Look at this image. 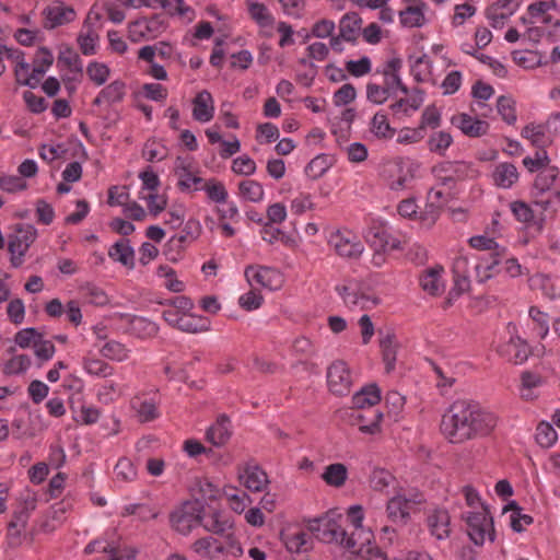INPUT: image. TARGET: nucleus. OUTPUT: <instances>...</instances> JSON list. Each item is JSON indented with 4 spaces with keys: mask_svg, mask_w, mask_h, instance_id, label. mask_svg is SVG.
Returning a JSON list of instances; mask_svg holds the SVG:
<instances>
[{
    "mask_svg": "<svg viewBox=\"0 0 560 560\" xmlns=\"http://www.w3.org/2000/svg\"><path fill=\"white\" fill-rule=\"evenodd\" d=\"M101 92L107 104L119 103L126 95V83L121 80H115L102 89Z\"/></svg>",
    "mask_w": 560,
    "mask_h": 560,
    "instance_id": "54",
    "label": "nucleus"
},
{
    "mask_svg": "<svg viewBox=\"0 0 560 560\" xmlns=\"http://www.w3.org/2000/svg\"><path fill=\"white\" fill-rule=\"evenodd\" d=\"M453 143V137L447 131H435L428 139V148L431 152L445 155L446 150Z\"/></svg>",
    "mask_w": 560,
    "mask_h": 560,
    "instance_id": "44",
    "label": "nucleus"
},
{
    "mask_svg": "<svg viewBox=\"0 0 560 560\" xmlns=\"http://www.w3.org/2000/svg\"><path fill=\"white\" fill-rule=\"evenodd\" d=\"M57 65L62 71L67 69L68 72L62 75V81H74L80 83L83 79V63L80 56L72 49L66 48L60 51Z\"/></svg>",
    "mask_w": 560,
    "mask_h": 560,
    "instance_id": "11",
    "label": "nucleus"
},
{
    "mask_svg": "<svg viewBox=\"0 0 560 560\" xmlns=\"http://www.w3.org/2000/svg\"><path fill=\"white\" fill-rule=\"evenodd\" d=\"M536 441L542 447H551L557 441V432L548 422H540L536 429Z\"/></svg>",
    "mask_w": 560,
    "mask_h": 560,
    "instance_id": "59",
    "label": "nucleus"
},
{
    "mask_svg": "<svg viewBox=\"0 0 560 560\" xmlns=\"http://www.w3.org/2000/svg\"><path fill=\"white\" fill-rule=\"evenodd\" d=\"M366 242L374 247L375 252L386 250L387 247L390 249L396 248V244L393 242L389 244L387 232L381 228H371L365 234Z\"/></svg>",
    "mask_w": 560,
    "mask_h": 560,
    "instance_id": "41",
    "label": "nucleus"
},
{
    "mask_svg": "<svg viewBox=\"0 0 560 560\" xmlns=\"http://www.w3.org/2000/svg\"><path fill=\"white\" fill-rule=\"evenodd\" d=\"M382 412L374 409H368L357 416L359 421V430L365 434H375L380 431V423L382 420Z\"/></svg>",
    "mask_w": 560,
    "mask_h": 560,
    "instance_id": "38",
    "label": "nucleus"
},
{
    "mask_svg": "<svg viewBox=\"0 0 560 560\" xmlns=\"http://www.w3.org/2000/svg\"><path fill=\"white\" fill-rule=\"evenodd\" d=\"M465 520L468 525V535L476 545H482L487 534L491 540L494 539L491 533L492 518L485 509L480 512H468Z\"/></svg>",
    "mask_w": 560,
    "mask_h": 560,
    "instance_id": "8",
    "label": "nucleus"
},
{
    "mask_svg": "<svg viewBox=\"0 0 560 560\" xmlns=\"http://www.w3.org/2000/svg\"><path fill=\"white\" fill-rule=\"evenodd\" d=\"M327 384L329 390L338 396H345L350 393L351 374L343 361H335L327 370Z\"/></svg>",
    "mask_w": 560,
    "mask_h": 560,
    "instance_id": "10",
    "label": "nucleus"
},
{
    "mask_svg": "<svg viewBox=\"0 0 560 560\" xmlns=\"http://www.w3.org/2000/svg\"><path fill=\"white\" fill-rule=\"evenodd\" d=\"M559 168L557 166H546L538 172L534 182V188L544 195L553 185L559 176Z\"/></svg>",
    "mask_w": 560,
    "mask_h": 560,
    "instance_id": "40",
    "label": "nucleus"
},
{
    "mask_svg": "<svg viewBox=\"0 0 560 560\" xmlns=\"http://www.w3.org/2000/svg\"><path fill=\"white\" fill-rule=\"evenodd\" d=\"M36 230L32 225H19L13 234L9 236L8 250L11 254V264L13 267H20L23 262V256L31 244L35 241Z\"/></svg>",
    "mask_w": 560,
    "mask_h": 560,
    "instance_id": "6",
    "label": "nucleus"
},
{
    "mask_svg": "<svg viewBox=\"0 0 560 560\" xmlns=\"http://www.w3.org/2000/svg\"><path fill=\"white\" fill-rule=\"evenodd\" d=\"M231 421L226 415H220L215 422L207 430V440L214 446L224 445L231 438Z\"/></svg>",
    "mask_w": 560,
    "mask_h": 560,
    "instance_id": "21",
    "label": "nucleus"
},
{
    "mask_svg": "<svg viewBox=\"0 0 560 560\" xmlns=\"http://www.w3.org/2000/svg\"><path fill=\"white\" fill-rule=\"evenodd\" d=\"M330 243L335 247L336 253L346 258H357L363 250L361 242L349 233L342 234L338 232L331 236Z\"/></svg>",
    "mask_w": 560,
    "mask_h": 560,
    "instance_id": "18",
    "label": "nucleus"
},
{
    "mask_svg": "<svg viewBox=\"0 0 560 560\" xmlns=\"http://www.w3.org/2000/svg\"><path fill=\"white\" fill-rule=\"evenodd\" d=\"M199 526L217 535H225L228 538L232 536V521L228 515L217 510H211L209 513L201 512Z\"/></svg>",
    "mask_w": 560,
    "mask_h": 560,
    "instance_id": "15",
    "label": "nucleus"
},
{
    "mask_svg": "<svg viewBox=\"0 0 560 560\" xmlns=\"http://www.w3.org/2000/svg\"><path fill=\"white\" fill-rule=\"evenodd\" d=\"M98 40V34L93 27H83L78 35L77 42L81 52L84 56H93L96 54V42Z\"/></svg>",
    "mask_w": 560,
    "mask_h": 560,
    "instance_id": "39",
    "label": "nucleus"
},
{
    "mask_svg": "<svg viewBox=\"0 0 560 560\" xmlns=\"http://www.w3.org/2000/svg\"><path fill=\"white\" fill-rule=\"evenodd\" d=\"M166 28L165 22L159 16L140 18L128 23V38L132 43L152 40Z\"/></svg>",
    "mask_w": 560,
    "mask_h": 560,
    "instance_id": "3",
    "label": "nucleus"
},
{
    "mask_svg": "<svg viewBox=\"0 0 560 560\" xmlns=\"http://www.w3.org/2000/svg\"><path fill=\"white\" fill-rule=\"evenodd\" d=\"M469 245L478 250L494 252L495 255H505L506 252L505 247L500 246L493 238L483 235L470 237Z\"/></svg>",
    "mask_w": 560,
    "mask_h": 560,
    "instance_id": "50",
    "label": "nucleus"
},
{
    "mask_svg": "<svg viewBox=\"0 0 560 560\" xmlns=\"http://www.w3.org/2000/svg\"><path fill=\"white\" fill-rule=\"evenodd\" d=\"M427 4L417 1L416 4L408 5L399 12V21L404 27H421L425 24L424 10Z\"/></svg>",
    "mask_w": 560,
    "mask_h": 560,
    "instance_id": "23",
    "label": "nucleus"
},
{
    "mask_svg": "<svg viewBox=\"0 0 560 560\" xmlns=\"http://www.w3.org/2000/svg\"><path fill=\"white\" fill-rule=\"evenodd\" d=\"M424 502L422 494H415L407 498L397 494L388 500L386 504V514L388 520L394 524L406 525L410 518V513L416 505Z\"/></svg>",
    "mask_w": 560,
    "mask_h": 560,
    "instance_id": "5",
    "label": "nucleus"
},
{
    "mask_svg": "<svg viewBox=\"0 0 560 560\" xmlns=\"http://www.w3.org/2000/svg\"><path fill=\"white\" fill-rule=\"evenodd\" d=\"M241 479L245 488L254 492L262 491L268 483L267 474L257 466L247 467Z\"/></svg>",
    "mask_w": 560,
    "mask_h": 560,
    "instance_id": "32",
    "label": "nucleus"
},
{
    "mask_svg": "<svg viewBox=\"0 0 560 560\" xmlns=\"http://www.w3.org/2000/svg\"><path fill=\"white\" fill-rule=\"evenodd\" d=\"M158 404L156 392L152 396L147 393L137 394L130 400L140 422H150L159 417Z\"/></svg>",
    "mask_w": 560,
    "mask_h": 560,
    "instance_id": "12",
    "label": "nucleus"
},
{
    "mask_svg": "<svg viewBox=\"0 0 560 560\" xmlns=\"http://www.w3.org/2000/svg\"><path fill=\"white\" fill-rule=\"evenodd\" d=\"M201 512L203 505L200 502L187 501L171 514V524L175 530L186 535L200 525Z\"/></svg>",
    "mask_w": 560,
    "mask_h": 560,
    "instance_id": "4",
    "label": "nucleus"
},
{
    "mask_svg": "<svg viewBox=\"0 0 560 560\" xmlns=\"http://www.w3.org/2000/svg\"><path fill=\"white\" fill-rule=\"evenodd\" d=\"M44 14L46 18V28H55L75 19V11L71 7H66L57 1L48 5L44 10Z\"/></svg>",
    "mask_w": 560,
    "mask_h": 560,
    "instance_id": "19",
    "label": "nucleus"
},
{
    "mask_svg": "<svg viewBox=\"0 0 560 560\" xmlns=\"http://www.w3.org/2000/svg\"><path fill=\"white\" fill-rule=\"evenodd\" d=\"M238 191L242 198L250 202H259L264 199V187L260 183L247 179L238 184Z\"/></svg>",
    "mask_w": 560,
    "mask_h": 560,
    "instance_id": "42",
    "label": "nucleus"
},
{
    "mask_svg": "<svg viewBox=\"0 0 560 560\" xmlns=\"http://www.w3.org/2000/svg\"><path fill=\"white\" fill-rule=\"evenodd\" d=\"M518 5V0H497L486 9V16L492 27L500 28L514 14Z\"/></svg>",
    "mask_w": 560,
    "mask_h": 560,
    "instance_id": "14",
    "label": "nucleus"
},
{
    "mask_svg": "<svg viewBox=\"0 0 560 560\" xmlns=\"http://www.w3.org/2000/svg\"><path fill=\"white\" fill-rule=\"evenodd\" d=\"M442 267H434L428 269L420 277L421 288L431 295H439L444 291V283L442 281Z\"/></svg>",
    "mask_w": 560,
    "mask_h": 560,
    "instance_id": "29",
    "label": "nucleus"
},
{
    "mask_svg": "<svg viewBox=\"0 0 560 560\" xmlns=\"http://www.w3.org/2000/svg\"><path fill=\"white\" fill-rule=\"evenodd\" d=\"M175 328L187 334H198L209 330V322L201 316L183 314Z\"/></svg>",
    "mask_w": 560,
    "mask_h": 560,
    "instance_id": "35",
    "label": "nucleus"
},
{
    "mask_svg": "<svg viewBox=\"0 0 560 560\" xmlns=\"http://www.w3.org/2000/svg\"><path fill=\"white\" fill-rule=\"evenodd\" d=\"M548 126L529 124L525 126L521 132L522 137L528 139L533 145L542 150L551 143L550 138L546 135Z\"/></svg>",
    "mask_w": 560,
    "mask_h": 560,
    "instance_id": "37",
    "label": "nucleus"
},
{
    "mask_svg": "<svg viewBox=\"0 0 560 560\" xmlns=\"http://www.w3.org/2000/svg\"><path fill=\"white\" fill-rule=\"evenodd\" d=\"M192 117L200 122L210 121L213 118L214 105L209 91L199 92L192 101Z\"/></svg>",
    "mask_w": 560,
    "mask_h": 560,
    "instance_id": "22",
    "label": "nucleus"
},
{
    "mask_svg": "<svg viewBox=\"0 0 560 560\" xmlns=\"http://www.w3.org/2000/svg\"><path fill=\"white\" fill-rule=\"evenodd\" d=\"M130 325L131 330L141 338H151L159 332V326L144 317H133Z\"/></svg>",
    "mask_w": 560,
    "mask_h": 560,
    "instance_id": "51",
    "label": "nucleus"
},
{
    "mask_svg": "<svg viewBox=\"0 0 560 560\" xmlns=\"http://www.w3.org/2000/svg\"><path fill=\"white\" fill-rule=\"evenodd\" d=\"M283 542L290 552H306L312 548L311 535L307 532L300 530L283 536Z\"/></svg>",
    "mask_w": 560,
    "mask_h": 560,
    "instance_id": "36",
    "label": "nucleus"
},
{
    "mask_svg": "<svg viewBox=\"0 0 560 560\" xmlns=\"http://www.w3.org/2000/svg\"><path fill=\"white\" fill-rule=\"evenodd\" d=\"M498 424V417L477 401L455 400L443 413L440 430L452 444H463L489 435Z\"/></svg>",
    "mask_w": 560,
    "mask_h": 560,
    "instance_id": "1",
    "label": "nucleus"
},
{
    "mask_svg": "<svg viewBox=\"0 0 560 560\" xmlns=\"http://www.w3.org/2000/svg\"><path fill=\"white\" fill-rule=\"evenodd\" d=\"M390 95H394V93L387 90L385 85H380L372 82L368 83L366 85V97L374 104L385 103Z\"/></svg>",
    "mask_w": 560,
    "mask_h": 560,
    "instance_id": "64",
    "label": "nucleus"
},
{
    "mask_svg": "<svg viewBox=\"0 0 560 560\" xmlns=\"http://www.w3.org/2000/svg\"><path fill=\"white\" fill-rule=\"evenodd\" d=\"M115 474L116 478L124 482L136 480L138 475L133 463L127 457L119 458L115 466Z\"/></svg>",
    "mask_w": 560,
    "mask_h": 560,
    "instance_id": "60",
    "label": "nucleus"
},
{
    "mask_svg": "<svg viewBox=\"0 0 560 560\" xmlns=\"http://www.w3.org/2000/svg\"><path fill=\"white\" fill-rule=\"evenodd\" d=\"M207 192V196L210 200L217 203H224L228 199V190L225 186L215 179H210L205 183V185L200 188Z\"/></svg>",
    "mask_w": 560,
    "mask_h": 560,
    "instance_id": "57",
    "label": "nucleus"
},
{
    "mask_svg": "<svg viewBox=\"0 0 560 560\" xmlns=\"http://www.w3.org/2000/svg\"><path fill=\"white\" fill-rule=\"evenodd\" d=\"M465 136L470 138H479L488 133L489 124L486 120L478 119L466 113L455 115L451 119Z\"/></svg>",
    "mask_w": 560,
    "mask_h": 560,
    "instance_id": "16",
    "label": "nucleus"
},
{
    "mask_svg": "<svg viewBox=\"0 0 560 560\" xmlns=\"http://www.w3.org/2000/svg\"><path fill=\"white\" fill-rule=\"evenodd\" d=\"M381 400V390L376 384L362 387L352 397V405L357 409H365L375 406Z\"/></svg>",
    "mask_w": 560,
    "mask_h": 560,
    "instance_id": "28",
    "label": "nucleus"
},
{
    "mask_svg": "<svg viewBox=\"0 0 560 560\" xmlns=\"http://www.w3.org/2000/svg\"><path fill=\"white\" fill-rule=\"evenodd\" d=\"M244 275L252 287H261L275 290L281 284L280 272L271 267L265 266H247Z\"/></svg>",
    "mask_w": 560,
    "mask_h": 560,
    "instance_id": "9",
    "label": "nucleus"
},
{
    "mask_svg": "<svg viewBox=\"0 0 560 560\" xmlns=\"http://www.w3.org/2000/svg\"><path fill=\"white\" fill-rule=\"evenodd\" d=\"M162 7L167 13L184 15L189 8L185 7L183 0H147L145 7Z\"/></svg>",
    "mask_w": 560,
    "mask_h": 560,
    "instance_id": "61",
    "label": "nucleus"
},
{
    "mask_svg": "<svg viewBox=\"0 0 560 560\" xmlns=\"http://www.w3.org/2000/svg\"><path fill=\"white\" fill-rule=\"evenodd\" d=\"M492 180L500 188H511L518 180V171L512 163H499L492 172Z\"/></svg>",
    "mask_w": 560,
    "mask_h": 560,
    "instance_id": "24",
    "label": "nucleus"
},
{
    "mask_svg": "<svg viewBox=\"0 0 560 560\" xmlns=\"http://www.w3.org/2000/svg\"><path fill=\"white\" fill-rule=\"evenodd\" d=\"M86 74L93 83L100 86L108 80L110 70L103 62L91 61L86 67Z\"/></svg>",
    "mask_w": 560,
    "mask_h": 560,
    "instance_id": "56",
    "label": "nucleus"
},
{
    "mask_svg": "<svg viewBox=\"0 0 560 560\" xmlns=\"http://www.w3.org/2000/svg\"><path fill=\"white\" fill-rule=\"evenodd\" d=\"M108 256L129 269L135 267V250L127 238H121L112 245L108 249Z\"/></svg>",
    "mask_w": 560,
    "mask_h": 560,
    "instance_id": "26",
    "label": "nucleus"
},
{
    "mask_svg": "<svg viewBox=\"0 0 560 560\" xmlns=\"http://www.w3.org/2000/svg\"><path fill=\"white\" fill-rule=\"evenodd\" d=\"M380 348L382 351L383 361L385 363L386 373H390L395 369L397 354V343L395 336L390 332L382 336L380 338Z\"/></svg>",
    "mask_w": 560,
    "mask_h": 560,
    "instance_id": "33",
    "label": "nucleus"
},
{
    "mask_svg": "<svg viewBox=\"0 0 560 560\" xmlns=\"http://www.w3.org/2000/svg\"><path fill=\"white\" fill-rule=\"evenodd\" d=\"M427 525L436 539L447 538L451 533L448 512L443 509L433 510L427 517Z\"/></svg>",
    "mask_w": 560,
    "mask_h": 560,
    "instance_id": "20",
    "label": "nucleus"
},
{
    "mask_svg": "<svg viewBox=\"0 0 560 560\" xmlns=\"http://www.w3.org/2000/svg\"><path fill=\"white\" fill-rule=\"evenodd\" d=\"M362 19L357 12L345 14L339 22V34L345 42L355 43L359 37Z\"/></svg>",
    "mask_w": 560,
    "mask_h": 560,
    "instance_id": "25",
    "label": "nucleus"
},
{
    "mask_svg": "<svg viewBox=\"0 0 560 560\" xmlns=\"http://www.w3.org/2000/svg\"><path fill=\"white\" fill-rule=\"evenodd\" d=\"M336 291L348 306H359L362 310L371 308L378 304V299L361 291V285L355 280H347L336 287Z\"/></svg>",
    "mask_w": 560,
    "mask_h": 560,
    "instance_id": "7",
    "label": "nucleus"
},
{
    "mask_svg": "<svg viewBox=\"0 0 560 560\" xmlns=\"http://www.w3.org/2000/svg\"><path fill=\"white\" fill-rule=\"evenodd\" d=\"M54 63V55L47 47H39L33 59L35 73L45 74Z\"/></svg>",
    "mask_w": 560,
    "mask_h": 560,
    "instance_id": "58",
    "label": "nucleus"
},
{
    "mask_svg": "<svg viewBox=\"0 0 560 560\" xmlns=\"http://www.w3.org/2000/svg\"><path fill=\"white\" fill-rule=\"evenodd\" d=\"M322 479L330 487L340 488L348 479V469L341 463L330 464L325 467Z\"/></svg>",
    "mask_w": 560,
    "mask_h": 560,
    "instance_id": "34",
    "label": "nucleus"
},
{
    "mask_svg": "<svg viewBox=\"0 0 560 560\" xmlns=\"http://www.w3.org/2000/svg\"><path fill=\"white\" fill-rule=\"evenodd\" d=\"M83 368L86 373L98 377H108L114 373L112 365L101 359L92 357H85L83 359Z\"/></svg>",
    "mask_w": 560,
    "mask_h": 560,
    "instance_id": "45",
    "label": "nucleus"
},
{
    "mask_svg": "<svg viewBox=\"0 0 560 560\" xmlns=\"http://www.w3.org/2000/svg\"><path fill=\"white\" fill-rule=\"evenodd\" d=\"M342 517L332 518L325 515L308 522V530L315 535L317 539L326 544H338L352 553H360L363 547L371 541L372 534L363 527L352 528L349 533L342 527L340 522Z\"/></svg>",
    "mask_w": 560,
    "mask_h": 560,
    "instance_id": "2",
    "label": "nucleus"
},
{
    "mask_svg": "<svg viewBox=\"0 0 560 560\" xmlns=\"http://www.w3.org/2000/svg\"><path fill=\"white\" fill-rule=\"evenodd\" d=\"M201 233V225L198 220L189 219L186 223L184 229L182 230L180 234L177 236H174L171 242H177L180 245L185 243H190L196 241Z\"/></svg>",
    "mask_w": 560,
    "mask_h": 560,
    "instance_id": "55",
    "label": "nucleus"
},
{
    "mask_svg": "<svg viewBox=\"0 0 560 560\" xmlns=\"http://www.w3.org/2000/svg\"><path fill=\"white\" fill-rule=\"evenodd\" d=\"M142 155L149 162L162 161L166 158V149L156 140L149 139L144 144Z\"/></svg>",
    "mask_w": 560,
    "mask_h": 560,
    "instance_id": "62",
    "label": "nucleus"
},
{
    "mask_svg": "<svg viewBox=\"0 0 560 560\" xmlns=\"http://www.w3.org/2000/svg\"><path fill=\"white\" fill-rule=\"evenodd\" d=\"M84 552L86 555H91L93 552L110 553V558L108 560H121V558L124 557L120 553L118 547L103 539H96L88 544L84 549Z\"/></svg>",
    "mask_w": 560,
    "mask_h": 560,
    "instance_id": "52",
    "label": "nucleus"
},
{
    "mask_svg": "<svg viewBox=\"0 0 560 560\" xmlns=\"http://www.w3.org/2000/svg\"><path fill=\"white\" fill-rule=\"evenodd\" d=\"M432 62L428 55L418 57L411 65V74L418 82H425L430 79Z\"/></svg>",
    "mask_w": 560,
    "mask_h": 560,
    "instance_id": "53",
    "label": "nucleus"
},
{
    "mask_svg": "<svg viewBox=\"0 0 560 560\" xmlns=\"http://www.w3.org/2000/svg\"><path fill=\"white\" fill-rule=\"evenodd\" d=\"M497 110L501 118L509 125H514L517 116L515 101L511 96L501 95L497 100Z\"/></svg>",
    "mask_w": 560,
    "mask_h": 560,
    "instance_id": "49",
    "label": "nucleus"
},
{
    "mask_svg": "<svg viewBox=\"0 0 560 560\" xmlns=\"http://www.w3.org/2000/svg\"><path fill=\"white\" fill-rule=\"evenodd\" d=\"M402 68V60L399 57H393L387 60L381 70L377 72L384 77L383 85L387 90L396 94L397 90H400L404 94H408V88L402 83L400 78V70Z\"/></svg>",
    "mask_w": 560,
    "mask_h": 560,
    "instance_id": "13",
    "label": "nucleus"
},
{
    "mask_svg": "<svg viewBox=\"0 0 560 560\" xmlns=\"http://www.w3.org/2000/svg\"><path fill=\"white\" fill-rule=\"evenodd\" d=\"M31 365V359L27 354H19L10 359L3 369V373L8 375L20 374L25 372Z\"/></svg>",
    "mask_w": 560,
    "mask_h": 560,
    "instance_id": "63",
    "label": "nucleus"
},
{
    "mask_svg": "<svg viewBox=\"0 0 560 560\" xmlns=\"http://www.w3.org/2000/svg\"><path fill=\"white\" fill-rule=\"evenodd\" d=\"M248 12L250 18L261 27H269L275 23V18L264 3L252 2L248 5Z\"/></svg>",
    "mask_w": 560,
    "mask_h": 560,
    "instance_id": "48",
    "label": "nucleus"
},
{
    "mask_svg": "<svg viewBox=\"0 0 560 560\" xmlns=\"http://www.w3.org/2000/svg\"><path fill=\"white\" fill-rule=\"evenodd\" d=\"M503 256L504 255H495L494 252H491L478 258L479 261L475 266V269L480 282H485L493 276V271L499 266Z\"/></svg>",
    "mask_w": 560,
    "mask_h": 560,
    "instance_id": "31",
    "label": "nucleus"
},
{
    "mask_svg": "<svg viewBox=\"0 0 560 560\" xmlns=\"http://www.w3.org/2000/svg\"><path fill=\"white\" fill-rule=\"evenodd\" d=\"M498 352L508 361L514 364H522L528 359L530 348L525 340L516 336L511 337L508 342L501 345L498 348Z\"/></svg>",
    "mask_w": 560,
    "mask_h": 560,
    "instance_id": "17",
    "label": "nucleus"
},
{
    "mask_svg": "<svg viewBox=\"0 0 560 560\" xmlns=\"http://www.w3.org/2000/svg\"><path fill=\"white\" fill-rule=\"evenodd\" d=\"M370 130L377 138L389 139L395 135V129L390 127L387 116L382 112L376 113L372 118Z\"/></svg>",
    "mask_w": 560,
    "mask_h": 560,
    "instance_id": "47",
    "label": "nucleus"
},
{
    "mask_svg": "<svg viewBox=\"0 0 560 560\" xmlns=\"http://www.w3.org/2000/svg\"><path fill=\"white\" fill-rule=\"evenodd\" d=\"M28 513L25 509L14 512L12 520L8 524V545L10 547H18L21 545V528L26 526Z\"/></svg>",
    "mask_w": 560,
    "mask_h": 560,
    "instance_id": "30",
    "label": "nucleus"
},
{
    "mask_svg": "<svg viewBox=\"0 0 560 560\" xmlns=\"http://www.w3.org/2000/svg\"><path fill=\"white\" fill-rule=\"evenodd\" d=\"M0 55L7 57L8 59L14 60L16 62L15 67V78H21L22 73H27L31 66L24 60V52L20 49L8 47L7 45L0 43Z\"/></svg>",
    "mask_w": 560,
    "mask_h": 560,
    "instance_id": "43",
    "label": "nucleus"
},
{
    "mask_svg": "<svg viewBox=\"0 0 560 560\" xmlns=\"http://www.w3.org/2000/svg\"><path fill=\"white\" fill-rule=\"evenodd\" d=\"M100 352L109 360L121 362L129 358L130 351L124 343L109 340L101 348Z\"/></svg>",
    "mask_w": 560,
    "mask_h": 560,
    "instance_id": "46",
    "label": "nucleus"
},
{
    "mask_svg": "<svg viewBox=\"0 0 560 560\" xmlns=\"http://www.w3.org/2000/svg\"><path fill=\"white\" fill-rule=\"evenodd\" d=\"M175 174L178 176V188L182 191L198 190L197 185L201 184L203 179L189 171L188 166L182 158H177Z\"/></svg>",
    "mask_w": 560,
    "mask_h": 560,
    "instance_id": "27",
    "label": "nucleus"
}]
</instances>
